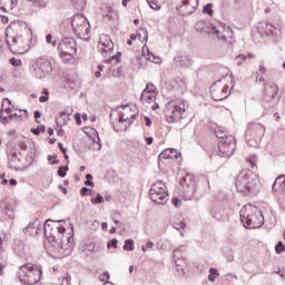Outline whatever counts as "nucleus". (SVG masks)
<instances>
[{
	"mask_svg": "<svg viewBox=\"0 0 285 285\" xmlns=\"http://www.w3.org/2000/svg\"><path fill=\"white\" fill-rule=\"evenodd\" d=\"M43 234L53 248L68 250L72 244L75 227L66 220L48 219L43 224Z\"/></svg>",
	"mask_w": 285,
	"mask_h": 285,
	"instance_id": "f257e3e1",
	"label": "nucleus"
},
{
	"mask_svg": "<svg viewBox=\"0 0 285 285\" xmlns=\"http://www.w3.org/2000/svg\"><path fill=\"white\" fill-rule=\"evenodd\" d=\"M235 186L238 193H244L245 195H257L259 193V179L248 169H244L238 174Z\"/></svg>",
	"mask_w": 285,
	"mask_h": 285,
	"instance_id": "f03ea898",
	"label": "nucleus"
},
{
	"mask_svg": "<svg viewBox=\"0 0 285 285\" xmlns=\"http://www.w3.org/2000/svg\"><path fill=\"white\" fill-rule=\"evenodd\" d=\"M16 35L12 37L11 42L8 41L9 50L14 55H23L30 50V40L28 39V29L21 24L13 26Z\"/></svg>",
	"mask_w": 285,
	"mask_h": 285,
	"instance_id": "7ed1b4c3",
	"label": "nucleus"
},
{
	"mask_svg": "<svg viewBox=\"0 0 285 285\" xmlns=\"http://www.w3.org/2000/svg\"><path fill=\"white\" fill-rule=\"evenodd\" d=\"M239 215L245 228H262L264 226V215L256 206L246 205L240 209Z\"/></svg>",
	"mask_w": 285,
	"mask_h": 285,
	"instance_id": "20e7f679",
	"label": "nucleus"
},
{
	"mask_svg": "<svg viewBox=\"0 0 285 285\" xmlns=\"http://www.w3.org/2000/svg\"><path fill=\"white\" fill-rule=\"evenodd\" d=\"M196 32H200V35H212L216 37L218 41H226V35L233 31H230V27L226 28V24H219L217 27L208 20H199L196 23Z\"/></svg>",
	"mask_w": 285,
	"mask_h": 285,
	"instance_id": "39448f33",
	"label": "nucleus"
},
{
	"mask_svg": "<svg viewBox=\"0 0 285 285\" xmlns=\"http://www.w3.org/2000/svg\"><path fill=\"white\" fill-rule=\"evenodd\" d=\"M17 277L20 279L21 284L24 285L39 284L41 281V267L32 263L21 265L17 273Z\"/></svg>",
	"mask_w": 285,
	"mask_h": 285,
	"instance_id": "423d86ee",
	"label": "nucleus"
},
{
	"mask_svg": "<svg viewBox=\"0 0 285 285\" xmlns=\"http://www.w3.org/2000/svg\"><path fill=\"white\" fill-rule=\"evenodd\" d=\"M264 132H266V128L264 125L258 122H250L247 125V130L245 131V139L248 146L257 148L259 142L262 141V137H264Z\"/></svg>",
	"mask_w": 285,
	"mask_h": 285,
	"instance_id": "0eeeda50",
	"label": "nucleus"
},
{
	"mask_svg": "<svg viewBox=\"0 0 285 285\" xmlns=\"http://www.w3.org/2000/svg\"><path fill=\"white\" fill-rule=\"evenodd\" d=\"M149 197L154 204H166L168 202V188L166 183L158 180L149 189Z\"/></svg>",
	"mask_w": 285,
	"mask_h": 285,
	"instance_id": "6e6552de",
	"label": "nucleus"
},
{
	"mask_svg": "<svg viewBox=\"0 0 285 285\" xmlns=\"http://www.w3.org/2000/svg\"><path fill=\"white\" fill-rule=\"evenodd\" d=\"M165 112L169 121H179L186 112V102L181 99L171 100L167 104Z\"/></svg>",
	"mask_w": 285,
	"mask_h": 285,
	"instance_id": "1a4fd4ad",
	"label": "nucleus"
},
{
	"mask_svg": "<svg viewBox=\"0 0 285 285\" xmlns=\"http://www.w3.org/2000/svg\"><path fill=\"white\" fill-rule=\"evenodd\" d=\"M71 26L78 39H82V37L90 32V22H88L83 14H75L71 19Z\"/></svg>",
	"mask_w": 285,
	"mask_h": 285,
	"instance_id": "9d476101",
	"label": "nucleus"
},
{
	"mask_svg": "<svg viewBox=\"0 0 285 285\" xmlns=\"http://www.w3.org/2000/svg\"><path fill=\"white\" fill-rule=\"evenodd\" d=\"M210 95L214 101H224L230 95L228 90V83H226V78L217 80L210 87Z\"/></svg>",
	"mask_w": 285,
	"mask_h": 285,
	"instance_id": "9b49d317",
	"label": "nucleus"
},
{
	"mask_svg": "<svg viewBox=\"0 0 285 285\" xmlns=\"http://www.w3.org/2000/svg\"><path fill=\"white\" fill-rule=\"evenodd\" d=\"M33 70L37 79H46L52 72V65L46 58H38L33 65Z\"/></svg>",
	"mask_w": 285,
	"mask_h": 285,
	"instance_id": "f8f14e48",
	"label": "nucleus"
},
{
	"mask_svg": "<svg viewBox=\"0 0 285 285\" xmlns=\"http://www.w3.org/2000/svg\"><path fill=\"white\" fill-rule=\"evenodd\" d=\"M225 139L226 140L218 141V149L220 153V157H225V159H228L233 155V153H235L237 145L235 144V137L233 136L226 137Z\"/></svg>",
	"mask_w": 285,
	"mask_h": 285,
	"instance_id": "ddd939ff",
	"label": "nucleus"
},
{
	"mask_svg": "<svg viewBox=\"0 0 285 285\" xmlns=\"http://www.w3.org/2000/svg\"><path fill=\"white\" fill-rule=\"evenodd\" d=\"M58 50H60L62 55L72 56L77 52V42H75L72 38H63L58 45Z\"/></svg>",
	"mask_w": 285,
	"mask_h": 285,
	"instance_id": "4468645a",
	"label": "nucleus"
},
{
	"mask_svg": "<svg viewBox=\"0 0 285 285\" xmlns=\"http://www.w3.org/2000/svg\"><path fill=\"white\" fill-rule=\"evenodd\" d=\"M98 50L102 55H110V52L115 50V43H112V39H110V36L108 35L100 36Z\"/></svg>",
	"mask_w": 285,
	"mask_h": 285,
	"instance_id": "2eb2a0df",
	"label": "nucleus"
},
{
	"mask_svg": "<svg viewBox=\"0 0 285 285\" xmlns=\"http://www.w3.org/2000/svg\"><path fill=\"white\" fill-rule=\"evenodd\" d=\"M277 90H279L277 85L273 82L266 83L264 87V96H263L264 101L266 104H272L275 97H277Z\"/></svg>",
	"mask_w": 285,
	"mask_h": 285,
	"instance_id": "dca6fc26",
	"label": "nucleus"
},
{
	"mask_svg": "<svg viewBox=\"0 0 285 285\" xmlns=\"http://www.w3.org/2000/svg\"><path fill=\"white\" fill-rule=\"evenodd\" d=\"M155 97H157V91H155V86L153 83H147L146 88L142 90L140 95V100L146 104H153L155 101Z\"/></svg>",
	"mask_w": 285,
	"mask_h": 285,
	"instance_id": "f3484780",
	"label": "nucleus"
},
{
	"mask_svg": "<svg viewBox=\"0 0 285 285\" xmlns=\"http://www.w3.org/2000/svg\"><path fill=\"white\" fill-rule=\"evenodd\" d=\"M24 235H29L30 237H37L41 233V222L36 219L31 222L23 228Z\"/></svg>",
	"mask_w": 285,
	"mask_h": 285,
	"instance_id": "a211bd4d",
	"label": "nucleus"
},
{
	"mask_svg": "<svg viewBox=\"0 0 285 285\" xmlns=\"http://www.w3.org/2000/svg\"><path fill=\"white\" fill-rule=\"evenodd\" d=\"M197 6H199V0H183L180 10L184 14H193V11L197 10Z\"/></svg>",
	"mask_w": 285,
	"mask_h": 285,
	"instance_id": "6ab92c4d",
	"label": "nucleus"
},
{
	"mask_svg": "<svg viewBox=\"0 0 285 285\" xmlns=\"http://www.w3.org/2000/svg\"><path fill=\"white\" fill-rule=\"evenodd\" d=\"M181 157V153H179L175 148H167L165 149L159 156V161H164V159H179Z\"/></svg>",
	"mask_w": 285,
	"mask_h": 285,
	"instance_id": "aec40b11",
	"label": "nucleus"
},
{
	"mask_svg": "<svg viewBox=\"0 0 285 285\" xmlns=\"http://www.w3.org/2000/svg\"><path fill=\"white\" fill-rule=\"evenodd\" d=\"M175 61L180 68H190L193 66V58L188 53H179Z\"/></svg>",
	"mask_w": 285,
	"mask_h": 285,
	"instance_id": "412c9836",
	"label": "nucleus"
},
{
	"mask_svg": "<svg viewBox=\"0 0 285 285\" xmlns=\"http://www.w3.org/2000/svg\"><path fill=\"white\" fill-rule=\"evenodd\" d=\"M20 161L21 159H19V156H17V151H11L8 163L9 170H19V168H17V164H19Z\"/></svg>",
	"mask_w": 285,
	"mask_h": 285,
	"instance_id": "4be33fe9",
	"label": "nucleus"
},
{
	"mask_svg": "<svg viewBox=\"0 0 285 285\" xmlns=\"http://www.w3.org/2000/svg\"><path fill=\"white\" fill-rule=\"evenodd\" d=\"M12 104V101H10V99L8 98H3L2 99V109L0 110V112H7V115H10L12 112V108L11 107H6V106H10Z\"/></svg>",
	"mask_w": 285,
	"mask_h": 285,
	"instance_id": "5701e85b",
	"label": "nucleus"
},
{
	"mask_svg": "<svg viewBox=\"0 0 285 285\" xmlns=\"http://www.w3.org/2000/svg\"><path fill=\"white\" fill-rule=\"evenodd\" d=\"M279 188V190H283L285 193V178L278 177L275 179L273 188Z\"/></svg>",
	"mask_w": 285,
	"mask_h": 285,
	"instance_id": "b1692460",
	"label": "nucleus"
},
{
	"mask_svg": "<svg viewBox=\"0 0 285 285\" xmlns=\"http://www.w3.org/2000/svg\"><path fill=\"white\" fill-rule=\"evenodd\" d=\"M98 140L91 139V144L89 146L90 150H101V139L99 138V135L97 136Z\"/></svg>",
	"mask_w": 285,
	"mask_h": 285,
	"instance_id": "393cba45",
	"label": "nucleus"
},
{
	"mask_svg": "<svg viewBox=\"0 0 285 285\" xmlns=\"http://www.w3.org/2000/svg\"><path fill=\"white\" fill-rule=\"evenodd\" d=\"M135 119H137V114H132L130 117L126 116V114H122L121 117L119 118V124H124V121H129V126H130V124H132Z\"/></svg>",
	"mask_w": 285,
	"mask_h": 285,
	"instance_id": "a878e982",
	"label": "nucleus"
},
{
	"mask_svg": "<svg viewBox=\"0 0 285 285\" xmlns=\"http://www.w3.org/2000/svg\"><path fill=\"white\" fill-rule=\"evenodd\" d=\"M124 250H135V240L132 239H126L124 245Z\"/></svg>",
	"mask_w": 285,
	"mask_h": 285,
	"instance_id": "bb28decb",
	"label": "nucleus"
},
{
	"mask_svg": "<svg viewBox=\"0 0 285 285\" xmlns=\"http://www.w3.org/2000/svg\"><path fill=\"white\" fill-rule=\"evenodd\" d=\"M146 59H148V61H151L153 63H159L161 61V58L156 57L155 55L150 53V51H148V53L146 55Z\"/></svg>",
	"mask_w": 285,
	"mask_h": 285,
	"instance_id": "cd10ccee",
	"label": "nucleus"
},
{
	"mask_svg": "<svg viewBox=\"0 0 285 285\" xmlns=\"http://www.w3.org/2000/svg\"><path fill=\"white\" fill-rule=\"evenodd\" d=\"M184 246H180L179 248L174 250V259H175V264L176 266H179V264L177 263V259H179V257H181V250H184Z\"/></svg>",
	"mask_w": 285,
	"mask_h": 285,
	"instance_id": "c85d7f7f",
	"label": "nucleus"
},
{
	"mask_svg": "<svg viewBox=\"0 0 285 285\" xmlns=\"http://www.w3.org/2000/svg\"><path fill=\"white\" fill-rule=\"evenodd\" d=\"M246 59H248V56H246L244 53H240L235 57V61H236L237 66H242L244 63V61H246Z\"/></svg>",
	"mask_w": 285,
	"mask_h": 285,
	"instance_id": "c756f323",
	"label": "nucleus"
},
{
	"mask_svg": "<svg viewBox=\"0 0 285 285\" xmlns=\"http://www.w3.org/2000/svg\"><path fill=\"white\" fill-rule=\"evenodd\" d=\"M105 199L101 194H97L96 197L91 198V204L97 205V204H104Z\"/></svg>",
	"mask_w": 285,
	"mask_h": 285,
	"instance_id": "7c9ffc66",
	"label": "nucleus"
},
{
	"mask_svg": "<svg viewBox=\"0 0 285 285\" xmlns=\"http://www.w3.org/2000/svg\"><path fill=\"white\" fill-rule=\"evenodd\" d=\"M14 116L11 117H6L3 116V112L0 111V121L1 124H3V126H7V124H10V121H12Z\"/></svg>",
	"mask_w": 285,
	"mask_h": 285,
	"instance_id": "2f4dec72",
	"label": "nucleus"
},
{
	"mask_svg": "<svg viewBox=\"0 0 285 285\" xmlns=\"http://www.w3.org/2000/svg\"><path fill=\"white\" fill-rule=\"evenodd\" d=\"M203 12H204V14H208L209 17H213V14H214L213 4L208 3L207 6H205L203 8Z\"/></svg>",
	"mask_w": 285,
	"mask_h": 285,
	"instance_id": "473e14b6",
	"label": "nucleus"
},
{
	"mask_svg": "<svg viewBox=\"0 0 285 285\" xmlns=\"http://www.w3.org/2000/svg\"><path fill=\"white\" fill-rule=\"evenodd\" d=\"M31 1V3H33V6H36L37 8H46L47 2L46 0H28Z\"/></svg>",
	"mask_w": 285,
	"mask_h": 285,
	"instance_id": "72a5a7b5",
	"label": "nucleus"
},
{
	"mask_svg": "<svg viewBox=\"0 0 285 285\" xmlns=\"http://www.w3.org/2000/svg\"><path fill=\"white\" fill-rule=\"evenodd\" d=\"M275 250L277 253V255H281V253H285V246L284 243L282 240H279L275 247Z\"/></svg>",
	"mask_w": 285,
	"mask_h": 285,
	"instance_id": "f704fd0d",
	"label": "nucleus"
},
{
	"mask_svg": "<svg viewBox=\"0 0 285 285\" xmlns=\"http://www.w3.org/2000/svg\"><path fill=\"white\" fill-rule=\"evenodd\" d=\"M215 135L219 139V141H226V137H229L224 131H222L219 129L215 131Z\"/></svg>",
	"mask_w": 285,
	"mask_h": 285,
	"instance_id": "c9c22d12",
	"label": "nucleus"
},
{
	"mask_svg": "<svg viewBox=\"0 0 285 285\" xmlns=\"http://www.w3.org/2000/svg\"><path fill=\"white\" fill-rule=\"evenodd\" d=\"M247 161H248L250 168L257 167V156H252V157L247 158Z\"/></svg>",
	"mask_w": 285,
	"mask_h": 285,
	"instance_id": "e433bc0d",
	"label": "nucleus"
},
{
	"mask_svg": "<svg viewBox=\"0 0 285 285\" xmlns=\"http://www.w3.org/2000/svg\"><path fill=\"white\" fill-rule=\"evenodd\" d=\"M181 181H184L186 186L190 187L193 185V176L187 175L186 177H183Z\"/></svg>",
	"mask_w": 285,
	"mask_h": 285,
	"instance_id": "4c0bfd02",
	"label": "nucleus"
},
{
	"mask_svg": "<svg viewBox=\"0 0 285 285\" xmlns=\"http://www.w3.org/2000/svg\"><path fill=\"white\" fill-rule=\"evenodd\" d=\"M9 62L11 63V66H13L14 68H19L21 66V59H17V58H11L9 60Z\"/></svg>",
	"mask_w": 285,
	"mask_h": 285,
	"instance_id": "58836bf2",
	"label": "nucleus"
},
{
	"mask_svg": "<svg viewBox=\"0 0 285 285\" xmlns=\"http://www.w3.org/2000/svg\"><path fill=\"white\" fill-rule=\"evenodd\" d=\"M119 244V240H117V238H112L108 244H107V248L110 249V248H117Z\"/></svg>",
	"mask_w": 285,
	"mask_h": 285,
	"instance_id": "ea45409f",
	"label": "nucleus"
},
{
	"mask_svg": "<svg viewBox=\"0 0 285 285\" xmlns=\"http://www.w3.org/2000/svg\"><path fill=\"white\" fill-rule=\"evenodd\" d=\"M153 246H155V243H153L151 240H148L146 243V245H142L141 246V252L142 253H146V250H149V248H153Z\"/></svg>",
	"mask_w": 285,
	"mask_h": 285,
	"instance_id": "a19ab883",
	"label": "nucleus"
},
{
	"mask_svg": "<svg viewBox=\"0 0 285 285\" xmlns=\"http://www.w3.org/2000/svg\"><path fill=\"white\" fill-rule=\"evenodd\" d=\"M31 132H33L35 135L39 136L40 132H46V126L41 125L36 129H31Z\"/></svg>",
	"mask_w": 285,
	"mask_h": 285,
	"instance_id": "79ce46f5",
	"label": "nucleus"
},
{
	"mask_svg": "<svg viewBox=\"0 0 285 285\" xmlns=\"http://www.w3.org/2000/svg\"><path fill=\"white\" fill-rule=\"evenodd\" d=\"M3 244H6V233L0 232V253L3 250Z\"/></svg>",
	"mask_w": 285,
	"mask_h": 285,
	"instance_id": "37998d69",
	"label": "nucleus"
},
{
	"mask_svg": "<svg viewBox=\"0 0 285 285\" xmlns=\"http://www.w3.org/2000/svg\"><path fill=\"white\" fill-rule=\"evenodd\" d=\"M46 42L51 43V46L53 48H56V46H57V41L56 40L52 41V35H50V33L46 36Z\"/></svg>",
	"mask_w": 285,
	"mask_h": 285,
	"instance_id": "c03bdc74",
	"label": "nucleus"
},
{
	"mask_svg": "<svg viewBox=\"0 0 285 285\" xmlns=\"http://www.w3.org/2000/svg\"><path fill=\"white\" fill-rule=\"evenodd\" d=\"M99 279L100 282H107L110 279V274L108 272H105L99 276Z\"/></svg>",
	"mask_w": 285,
	"mask_h": 285,
	"instance_id": "a18cd8bd",
	"label": "nucleus"
},
{
	"mask_svg": "<svg viewBox=\"0 0 285 285\" xmlns=\"http://www.w3.org/2000/svg\"><path fill=\"white\" fill-rule=\"evenodd\" d=\"M149 8H151V10H160L161 7H159V4H157V2L155 0H151L150 2H148Z\"/></svg>",
	"mask_w": 285,
	"mask_h": 285,
	"instance_id": "49530a36",
	"label": "nucleus"
},
{
	"mask_svg": "<svg viewBox=\"0 0 285 285\" xmlns=\"http://www.w3.org/2000/svg\"><path fill=\"white\" fill-rule=\"evenodd\" d=\"M55 159V160H53ZM53 160V161H52ZM48 161H52L51 163V166H56L57 164H59V160L57 159V155L52 156V155H49L48 156Z\"/></svg>",
	"mask_w": 285,
	"mask_h": 285,
	"instance_id": "de8ad7c7",
	"label": "nucleus"
},
{
	"mask_svg": "<svg viewBox=\"0 0 285 285\" xmlns=\"http://www.w3.org/2000/svg\"><path fill=\"white\" fill-rule=\"evenodd\" d=\"M65 170H68V167H65V166L59 167V169H58V176H59V177H66V171H65Z\"/></svg>",
	"mask_w": 285,
	"mask_h": 285,
	"instance_id": "09e8293b",
	"label": "nucleus"
},
{
	"mask_svg": "<svg viewBox=\"0 0 285 285\" xmlns=\"http://www.w3.org/2000/svg\"><path fill=\"white\" fill-rule=\"evenodd\" d=\"M71 281H72V277H70V275H67L62 278L61 285H70Z\"/></svg>",
	"mask_w": 285,
	"mask_h": 285,
	"instance_id": "8fccbe9b",
	"label": "nucleus"
},
{
	"mask_svg": "<svg viewBox=\"0 0 285 285\" xmlns=\"http://www.w3.org/2000/svg\"><path fill=\"white\" fill-rule=\"evenodd\" d=\"M144 121H145V126H147V128H150L153 126V120H150V117L145 116Z\"/></svg>",
	"mask_w": 285,
	"mask_h": 285,
	"instance_id": "3c124183",
	"label": "nucleus"
},
{
	"mask_svg": "<svg viewBox=\"0 0 285 285\" xmlns=\"http://www.w3.org/2000/svg\"><path fill=\"white\" fill-rule=\"evenodd\" d=\"M18 148H20V150H28V145H26V142L23 141H19Z\"/></svg>",
	"mask_w": 285,
	"mask_h": 285,
	"instance_id": "603ef678",
	"label": "nucleus"
},
{
	"mask_svg": "<svg viewBox=\"0 0 285 285\" xmlns=\"http://www.w3.org/2000/svg\"><path fill=\"white\" fill-rule=\"evenodd\" d=\"M90 189L88 188V187H82L81 189H80V195L82 196V197H86L87 195H88V191H89Z\"/></svg>",
	"mask_w": 285,
	"mask_h": 285,
	"instance_id": "864d4df0",
	"label": "nucleus"
},
{
	"mask_svg": "<svg viewBox=\"0 0 285 285\" xmlns=\"http://www.w3.org/2000/svg\"><path fill=\"white\" fill-rule=\"evenodd\" d=\"M232 6H242V0H227Z\"/></svg>",
	"mask_w": 285,
	"mask_h": 285,
	"instance_id": "5fc2aeb1",
	"label": "nucleus"
},
{
	"mask_svg": "<svg viewBox=\"0 0 285 285\" xmlns=\"http://www.w3.org/2000/svg\"><path fill=\"white\" fill-rule=\"evenodd\" d=\"M174 228H176V230H179L180 228H186V224H184V223L174 224Z\"/></svg>",
	"mask_w": 285,
	"mask_h": 285,
	"instance_id": "6e6d98bb",
	"label": "nucleus"
},
{
	"mask_svg": "<svg viewBox=\"0 0 285 285\" xmlns=\"http://www.w3.org/2000/svg\"><path fill=\"white\" fill-rule=\"evenodd\" d=\"M258 72H259V75H266V67H264V65H261Z\"/></svg>",
	"mask_w": 285,
	"mask_h": 285,
	"instance_id": "4d7b16f0",
	"label": "nucleus"
},
{
	"mask_svg": "<svg viewBox=\"0 0 285 285\" xmlns=\"http://www.w3.org/2000/svg\"><path fill=\"white\" fill-rule=\"evenodd\" d=\"M40 117H41V111H39V110L35 111V119H36L37 124H39L38 119H40Z\"/></svg>",
	"mask_w": 285,
	"mask_h": 285,
	"instance_id": "13d9d810",
	"label": "nucleus"
},
{
	"mask_svg": "<svg viewBox=\"0 0 285 285\" xmlns=\"http://www.w3.org/2000/svg\"><path fill=\"white\" fill-rule=\"evenodd\" d=\"M173 204H174V206H176V208H177V207H179V205L181 204V200H180L179 198H174V199H173Z\"/></svg>",
	"mask_w": 285,
	"mask_h": 285,
	"instance_id": "bf43d9fd",
	"label": "nucleus"
},
{
	"mask_svg": "<svg viewBox=\"0 0 285 285\" xmlns=\"http://www.w3.org/2000/svg\"><path fill=\"white\" fill-rule=\"evenodd\" d=\"M39 101L40 104H46V101H48V96H40Z\"/></svg>",
	"mask_w": 285,
	"mask_h": 285,
	"instance_id": "052dcab7",
	"label": "nucleus"
},
{
	"mask_svg": "<svg viewBox=\"0 0 285 285\" xmlns=\"http://www.w3.org/2000/svg\"><path fill=\"white\" fill-rule=\"evenodd\" d=\"M11 4H10V10H12V8H17V3H19V0H10Z\"/></svg>",
	"mask_w": 285,
	"mask_h": 285,
	"instance_id": "680f3d73",
	"label": "nucleus"
},
{
	"mask_svg": "<svg viewBox=\"0 0 285 285\" xmlns=\"http://www.w3.org/2000/svg\"><path fill=\"white\" fill-rule=\"evenodd\" d=\"M85 186H90L91 188H95V183L92 180H86Z\"/></svg>",
	"mask_w": 285,
	"mask_h": 285,
	"instance_id": "e2e57ef3",
	"label": "nucleus"
},
{
	"mask_svg": "<svg viewBox=\"0 0 285 285\" xmlns=\"http://www.w3.org/2000/svg\"><path fill=\"white\" fill-rule=\"evenodd\" d=\"M153 141H154L153 137H147V138H146V144H147L148 146H150V145L153 144Z\"/></svg>",
	"mask_w": 285,
	"mask_h": 285,
	"instance_id": "0e129e2a",
	"label": "nucleus"
},
{
	"mask_svg": "<svg viewBox=\"0 0 285 285\" xmlns=\"http://www.w3.org/2000/svg\"><path fill=\"white\" fill-rule=\"evenodd\" d=\"M9 184H10V186H17V179L11 178V179L9 180Z\"/></svg>",
	"mask_w": 285,
	"mask_h": 285,
	"instance_id": "69168bd1",
	"label": "nucleus"
},
{
	"mask_svg": "<svg viewBox=\"0 0 285 285\" xmlns=\"http://www.w3.org/2000/svg\"><path fill=\"white\" fill-rule=\"evenodd\" d=\"M210 275H217V269L216 268H209Z\"/></svg>",
	"mask_w": 285,
	"mask_h": 285,
	"instance_id": "338daca9",
	"label": "nucleus"
},
{
	"mask_svg": "<svg viewBox=\"0 0 285 285\" xmlns=\"http://www.w3.org/2000/svg\"><path fill=\"white\" fill-rule=\"evenodd\" d=\"M1 21H2V23H8L9 19H8V17L3 16V17L1 18Z\"/></svg>",
	"mask_w": 285,
	"mask_h": 285,
	"instance_id": "774afa93",
	"label": "nucleus"
}]
</instances>
